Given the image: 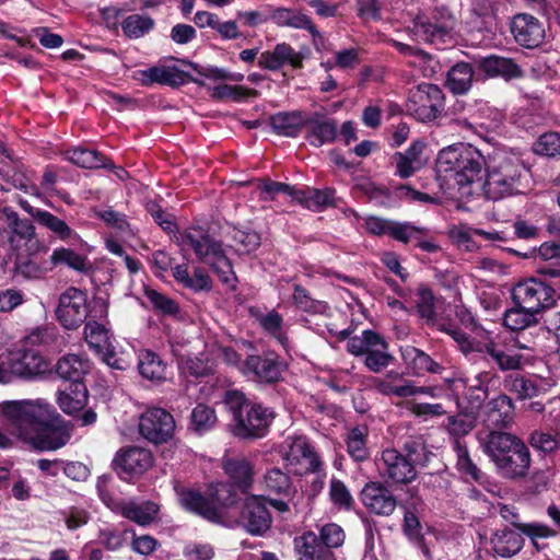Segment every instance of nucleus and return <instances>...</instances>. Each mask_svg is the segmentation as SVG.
<instances>
[{"label": "nucleus", "instance_id": "obj_26", "mask_svg": "<svg viewBox=\"0 0 560 560\" xmlns=\"http://www.w3.org/2000/svg\"><path fill=\"white\" fill-rule=\"evenodd\" d=\"M500 515L506 522H510L514 527L520 529L523 534L530 537L533 544L536 548H538V544L536 541L537 538H548L555 537L557 532L550 528L545 524L539 523H518V514L514 506L511 505H501L499 510Z\"/></svg>", "mask_w": 560, "mask_h": 560}, {"label": "nucleus", "instance_id": "obj_16", "mask_svg": "<svg viewBox=\"0 0 560 560\" xmlns=\"http://www.w3.org/2000/svg\"><path fill=\"white\" fill-rule=\"evenodd\" d=\"M477 436L483 453L490 457L493 464L522 442L516 435L502 430L479 432Z\"/></svg>", "mask_w": 560, "mask_h": 560}, {"label": "nucleus", "instance_id": "obj_44", "mask_svg": "<svg viewBox=\"0 0 560 560\" xmlns=\"http://www.w3.org/2000/svg\"><path fill=\"white\" fill-rule=\"evenodd\" d=\"M270 121L272 129L284 137H295L301 126L306 122L300 112L278 113L271 117Z\"/></svg>", "mask_w": 560, "mask_h": 560}, {"label": "nucleus", "instance_id": "obj_35", "mask_svg": "<svg viewBox=\"0 0 560 560\" xmlns=\"http://www.w3.org/2000/svg\"><path fill=\"white\" fill-rule=\"evenodd\" d=\"M138 370L142 377L160 382L166 377V364L152 351H142L139 354Z\"/></svg>", "mask_w": 560, "mask_h": 560}, {"label": "nucleus", "instance_id": "obj_17", "mask_svg": "<svg viewBox=\"0 0 560 560\" xmlns=\"http://www.w3.org/2000/svg\"><path fill=\"white\" fill-rule=\"evenodd\" d=\"M494 465L498 472L506 479L523 478L530 466L529 450L522 441L510 453L494 463Z\"/></svg>", "mask_w": 560, "mask_h": 560}, {"label": "nucleus", "instance_id": "obj_43", "mask_svg": "<svg viewBox=\"0 0 560 560\" xmlns=\"http://www.w3.org/2000/svg\"><path fill=\"white\" fill-rule=\"evenodd\" d=\"M269 19L280 27H292L304 30L310 26L311 18L301 11L289 8H276L271 11Z\"/></svg>", "mask_w": 560, "mask_h": 560}, {"label": "nucleus", "instance_id": "obj_12", "mask_svg": "<svg viewBox=\"0 0 560 560\" xmlns=\"http://www.w3.org/2000/svg\"><path fill=\"white\" fill-rule=\"evenodd\" d=\"M238 525L255 536L264 535L271 527V514L267 500L261 495H250L242 504Z\"/></svg>", "mask_w": 560, "mask_h": 560}, {"label": "nucleus", "instance_id": "obj_34", "mask_svg": "<svg viewBox=\"0 0 560 560\" xmlns=\"http://www.w3.org/2000/svg\"><path fill=\"white\" fill-rule=\"evenodd\" d=\"M334 197L335 190L331 188H326L324 190L307 188L304 190L298 189L294 200L310 210L319 211L325 207L332 205Z\"/></svg>", "mask_w": 560, "mask_h": 560}, {"label": "nucleus", "instance_id": "obj_47", "mask_svg": "<svg viewBox=\"0 0 560 560\" xmlns=\"http://www.w3.org/2000/svg\"><path fill=\"white\" fill-rule=\"evenodd\" d=\"M84 336L89 346L98 353L112 348L109 330L97 322L86 323Z\"/></svg>", "mask_w": 560, "mask_h": 560}, {"label": "nucleus", "instance_id": "obj_18", "mask_svg": "<svg viewBox=\"0 0 560 560\" xmlns=\"http://www.w3.org/2000/svg\"><path fill=\"white\" fill-rule=\"evenodd\" d=\"M513 420L514 405L509 396L499 395L487 404L485 423L489 430L506 429Z\"/></svg>", "mask_w": 560, "mask_h": 560}, {"label": "nucleus", "instance_id": "obj_55", "mask_svg": "<svg viewBox=\"0 0 560 560\" xmlns=\"http://www.w3.org/2000/svg\"><path fill=\"white\" fill-rule=\"evenodd\" d=\"M144 296L151 303L152 308L162 315H176L179 311L177 303L167 295L151 289H144Z\"/></svg>", "mask_w": 560, "mask_h": 560}, {"label": "nucleus", "instance_id": "obj_28", "mask_svg": "<svg viewBox=\"0 0 560 560\" xmlns=\"http://www.w3.org/2000/svg\"><path fill=\"white\" fill-rule=\"evenodd\" d=\"M492 551L494 555L510 558L520 552L523 547L524 539L522 535L510 528L497 530L490 539Z\"/></svg>", "mask_w": 560, "mask_h": 560}, {"label": "nucleus", "instance_id": "obj_15", "mask_svg": "<svg viewBox=\"0 0 560 560\" xmlns=\"http://www.w3.org/2000/svg\"><path fill=\"white\" fill-rule=\"evenodd\" d=\"M116 469L128 476H141L153 465V456L149 450L130 446L120 450L115 458Z\"/></svg>", "mask_w": 560, "mask_h": 560}, {"label": "nucleus", "instance_id": "obj_60", "mask_svg": "<svg viewBox=\"0 0 560 560\" xmlns=\"http://www.w3.org/2000/svg\"><path fill=\"white\" fill-rule=\"evenodd\" d=\"M329 498L334 505L343 510H350L354 503L347 486L338 479H331L330 481Z\"/></svg>", "mask_w": 560, "mask_h": 560}, {"label": "nucleus", "instance_id": "obj_22", "mask_svg": "<svg viewBox=\"0 0 560 560\" xmlns=\"http://www.w3.org/2000/svg\"><path fill=\"white\" fill-rule=\"evenodd\" d=\"M133 79L142 85H151L159 83L170 86H179L185 83V74L175 67L154 66L149 69L138 70L133 74Z\"/></svg>", "mask_w": 560, "mask_h": 560}, {"label": "nucleus", "instance_id": "obj_14", "mask_svg": "<svg viewBox=\"0 0 560 560\" xmlns=\"http://www.w3.org/2000/svg\"><path fill=\"white\" fill-rule=\"evenodd\" d=\"M511 32L516 43L529 49L542 44L546 35L544 24L527 13L516 14L512 19Z\"/></svg>", "mask_w": 560, "mask_h": 560}, {"label": "nucleus", "instance_id": "obj_32", "mask_svg": "<svg viewBox=\"0 0 560 560\" xmlns=\"http://www.w3.org/2000/svg\"><path fill=\"white\" fill-rule=\"evenodd\" d=\"M474 70L467 62H457L447 72L446 85L454 94H465L472 85Z\"/></svg>", "mask_w": 560, "mask_h": 560}, {"label": "nucleus", "instance_id": "obj_41", "mask_svg": "<svg viewBox=\"0 0 560 560\" xmlns=\"http://www.w3.org/2000/svg\"><path fill=\"white\" fill-rule=\"evenodd\" d=\"M39 249L40 248L33 247L31 250H28L26 247V253L19 252L15 254L13 267V272L15 276L22 277L26 280L37 279L40 277L42 268L39 264L33 259V256Z\"/></svg>", "mask_w": 560, "mask_h": 560}, {"label": "nucleus", "instance_id": "obj_53", "mask_svg": "<svg viewBox=\"0 0 560 560\" xmlns=\"http://www.w3.org/2000/svg\"><path fill=\"white\" fill-rule=\"evenodd\" d=\"M36 221L52 232L61 241H66L73 235H77L63 220L46 210L36 213Z\"/></svg>", "mask_w": 560, "mask_h": 560}, {"label": "nucleus", "instance_id": "obj_19", "mask_svg": "<svg viewBox=\"0 0 560 560\" xmlns=\"http://www.w3.org/2000/svg\"><path fill=\"white\" fill-rule=\"evenodd\" d=\"M245 370L253 373L259 382H277L281 376L282 366L276 353L249 355L245 361Z\"/></svg>", "mask_w": 560, "mask_h": 560}, {"label": "nucleus", "instance_id": "obj_2", "mask_svg": "<svg viewBox=\"0 0 560 560\" xmlns=\"http://www.w3.org/2000/svg\"><path fill=\"white\" fill-rule=\"evenodd\" d=\"M0 410L16 436L38 451H56L71 438L62 417L43 400L5 401Z\"/></svg>", "mask_w": 560, "mask_h": 560}, {"label": "nucleus", "instance_id": "obj_3", "mask_svg": "<svg viewBox=\"0 0 560 560\" xmlns=\"http://www.w3.org/2000/svg\"><path fill=\"white\" fill-rule=\"evenodd\" d=\"M224 404L233 415L232 432L240 439L264 438L276 416L272 409L248 400L245 394L237 389L225 392Z\"/></svg>", "mask_w": 560, "mask_h": 560}, {"label": "nucleus", "instance_id": "obj_33", "mask_svg": "<svg viewBox=\"0 0 560 560\" xmlns=\"http://www.w3.org/2000/svg\"><path fill=\"white\" fill-rule=\"evenodd\" d=\"M408 381L401 373L390 371L384 377H378L373 381L374 388L382 395L395 396L398 398H407L409 390H407Z\"/></svg>", "mask_w": 560, "mask_h": 560}, {"label": "nucleus", "instance_id": "obj_51", "mask_svg": "<svg viewBox=\"0 0 560 560\" xmlns=\"http://www.w3.org/2000/svg\"><path fill=\"white\" fill-rule=\"evenodd\" d=\"M153 26V19L144 14H131L121 24L124 34L129 38H140L148 34Z\"/></svg>", "mask_w": 560, "mask_h": 560}, {"label": "nucleus", "instance_id": "obj_62", "mask_svg": "<svg viewBox=\"0 0 560 560\" xmlns=\"http://www.w3.org/2000/svg\"><path fill=\"white\" fill-rule=\"evenodd\" d=\"M378 334L373 330H364L361 336H354L348 339L347 350L353 355H365L370 347L378 340Z\"/></svg>", "mask_w": 560, "mask_h": 560}, {"label": "nucleus", "instance_id": "obj_57", "mask_svg": "<svg viewBox=\"0 0 560 560\" xmlns=\"http://www.w3.org/2000/svg\"><path fill=\"white\" fill-rule=\"evenodd\" d=\"M190 418H191V427L198 433L208 431L217 422V417H215L214 410L203 404H198L192 409Z\"/></svg>", "mask_w": 560, "mask_h": 560}, {"label": "nucleus", "instance_id": "obj_21", "mask_svg": "<svg viewBox=\"0 0 560 560\" xmlns=\"http://www.w3.org/2000/svg\"><path fill=\"white\" fill-rule=\"evenodd\" d=\"M293 542L299 560H336L334 552L322 544L314 532L303 533Z\"/></svg>", "mask_w": 560, "mask_h": 560}, {"label": "nucleus", "instance_id": "obj_40", "mask_svg": "<svg viewBox=\"0 0 560 560\" xmlns=\"http://www.w3.org/2000/svg\"><path fill=\"white\" fill-rule=\"evenodd\" d=\"M404 456L412 462L413 467L425 466L432 453L428 450L423 435H410L402 444Z\"/></svg>", "mask_w": 560, "mask_h": 560}, {"label": "nucleus", "instance_id": "obj_30", "mask_svg": "<svg viewBox=\"0 0 560 560\" xmlns=\"http://www.w3.org/2000/svg\"><path fill=\"white\" fill-rule=\"evenodd\" d=\"M57 402L68 415L82 410L88 402V389L84 384L70 385L69 390H59Z\"/></svg>", "mask_w": 560, "mask_h": 560}, {"label": "nucleus", "instance_id": "obj_11", "mask_svg": "<svg viewBox=\"0 0 560 560\" xmlns=\"http://www.w3.org/2000/svg\"><path fill=\"white\" fill-rule=\"evenodd\" d=\"M377 467L381 476L394 485H409L418 477L412 462L396 448L384 450L381 453Z\"/></svg>", "mask_w": 560, "mask_h": 560}, {"label": "nucleus", "instance_id": "obj_63", "mask_svg": "<svg viewBox=\"0 0 560 560\" xmlns=\"http://www.w3.org/2000/svg\"><path fill=\"white\" fill-rule=\"evenodd\" d=\"M293 300L295 305L304 312L324 313L327 310L326 303L312 299L308 292L298 284L294 287Z\"/></svg>", "mask_w": 560, "mask_h": 560}, {"label": "nucleus", "instance_id": "obj_1", "mask_svg": "<svg viewBox=\"0 0 560 560\" xmlns=\"http://www.w3.org/2000/svg\"><path fill=\"white\" fill-rule=\"evenodd\" d=\"M483 168L487 175L481 188L486 198L500 200L523 191L522 180L527 170L516 156L495 154L487 160L480 150L465 143L450 145L438 154V177L452 182L458 189L470 188L479 182ZM470 192V189L464 191Z\"/></svg>", "mask_w": 560, "mask_h": 560}, {"label": "nucleus", "instance_id": "obj_27", "mask_svg": "<svg viewBox=\"0 0 560 560\" xmlns=\"http://www.w3.org/2000/svg\"><path fill=\"white\" fill-rule=\"evenodd\" d=\"M478 66L489 77H502L511 80L523 75L520 66L510 58L491 55L481 58Z\"/></svg>", "mask_w": 560, "mask_h": 560}, {"label": "nucleus", "instance_id": "obj_49", "mask_svg": "<svg viewBox=\"0 0 560 560\" xmlns=\"http://www.w3.org/2000/svg\"><path fill=\"white\" fill-rule=\"evenodd\" d=\"M475 423L476 418L472 415L459 412L447 417L444 428L453 438L454 444L460 436L467 435L475 428Z\"/></svg>", "mask_w": 560, "mask_h": 560}, {"label": "nucleus", "instance_id": "obj_54", "mask_svg": "<svg viewBox=\"0 0 560 560\" xmlns=\"http://www.w3.org/2000/svg\"><path fill=\"white\" fill-rule=\"evenodd\" d=\"M258 92L241 85L220 84L211 90V97L218 101L232 100L240 102L247 97L257 96Z\"/></svg>", "mask_w": 560, "mask_h": 560}, {"label": "nucleus", "instance_id": "obj_23", "mask_svg": "<svg viewBox=\"0 0 560 560\" xmlns=\"http://www.w3.org/2000/svg\"><path fill=\"white\" fill-rule=\"evenodd\" d=\"M89 359L79 354H67L61 357L55 366L56 374L63 381L70 382L72 386L83 384L84 375L90 371Z\"/></svg>", "mask_w": 560, "mask_h": 560}, {"label": "nucleus", "instance_id": "obj_46", "mask_svg": "<svg viewBox=\"0 0 560 560\" xmlns=\"http://www.w3.org/2000/svg\"><path fill=\"white\" fill-rule=\"evenodd\" d=\"M453 448L456 453V466L458 470L465 474L467 477H470L474 481L480 485L483 483L486 476L471 460L466 445L463 444L459 440H456Z\"/></svg>", "mask_w": 560, "mask_h": 560}, {"label": "nucleus", "instance_id": "obj_52", "mask_svg": "<svg viewBox=\"0 0 560 560\" xmlns=\"http://www.w3.org/2000/svg\"><path fill=\"white\" fill-rule=\"evenodd\" d=\"M50 261L54 266L66 265L69 268L80 272H85L89 268L88 260L84 256L75 253L72 249L63 247L52 250Z\"/></svg>", "mask_w": 560, "mask_h": 560}, {"label": "nucleus", "instance_id": "obj_37", "mask_svg": "<svg viewBox=\"0 0 560 560\" xmlns=\"http://www.w3.org/2000/svg\"><path fill=\"white\" fill-rule=\"evenodd\" d=\"M158 512L159 506L153 502H125L120 514L141 526H145L153 522Z\"/></svg>", "mask_w": 560, "mask_h": 560}, {"label": "nucleus", "instance_id": "obj_64", "mask_svg": "<svg viewBox=\"0 0 560 560\" xmlns=\"http://www.w3.org/2000/svg\"><path fill=\"white\" fill-rule=\"evenodd\" d=\"M534 151L537 154L546 156L560 154V135L557 132H548L540 136L534 143Z\"/></svg>", "mask_w": 560, "mask_h": 560}, {"label": "nucleus", "instance_id": "obj_56", "mask_svg": "<svg viewBox=\"0 0 560 560\" xmlns=\"http://www.w3.org/2000/svg\"><path fill=\"white\" fill-rule=\"evenodd\" d=\"M504 387L516 394L521 399L533 398L538 393V388L532 380L520 375H510L506 377Z\"/></svg>", "mask_w": 560, "mask_h": 560}, {"label": "nucleus", "instance_id": "obj_61", "mask_svg": "<svg viewBox=\"0 0 560 560\" xmlns=\"http://www.w3.org/2000/svg\"><path fill=\"white\" fill-rule=\"evenodd\" d=\"M258 320L268 334L275 337L282 346L287 345L288 338L282 330V317L278 312L271 311L266 315H261Z\"/></svg>", "mask_w": 560, "mask_h": 560}, {"label": "nucleus", "instance_id": "obj_36", "mask_svg": "<svg viewBox=\"0 0 560 560\" xmlns=\"http://www.w3.org/2000/svg\"><path fill=\"white\" fill-rule=\"evenodd\" d=\"M364 357L365 366L374 373H380L389 366L394 360V357L388 352V343L381 335L378 336V340L370 347Z\"/></svg>", "mask_w": 560, "mask_h": 560}, {"label": "nucleus", "instance_id": "obj_13", "mask_svg": "<svg viewBox=\"0 0 560 560\" xmlns=\"http://www.w3.org/2000/svg\"><path fill=\"white\" fill-rule=\"evenodd\" d=\"M360 498L365 509L378 516H390L397 506V498L381 481L365 483L361 490Z\"/></svg>", "mask_w": 560, "mask_h": 560}, {"label": "nucleus", "instance_id": "obj_9", "mask_svg": "<svg viewBox=\"0 0 560 560\" xmlns=\"http://www.w3.org/2000/svg\"><path fill=\"white\" fill-rule=\"evenodd\" d=\"M88 295L77 288L67 289L60 296L56 316L66 329L79 328L88 317Z\"/></svg>", "mask_w": 560, "mask_h": 560}, {"label": "nucleus", "instance_id": "obj_58", "mask_svg": "<svg viewBox=\"0 0 560 560\" xmlns=\"http://www.w3.org/2000/svg\"><path fill=\"white\" fill-rule=\"evenodd\" d=\"M260 245V236L254 231L234 230L233 247L240 254H249Z\"/></svg>", "mask_w": 560, "mask_h": 560}, {"label": "nucleus", "instance_id": "obj_59", "mask_svg": "<svg viewBox=\"0 0 560 560\" xmlns=\"http://www.w3.org/2000/svg\"><path fill=\"white\" fill-rule=\"evenodd\" d=\"M317 538H320L322 544L331 550L343 545L346 534L340 525L328 523L320 527Z\"/></svg>", "mask_w": 560, "mask_h": 560}, {"label": "nucleus", "instance_id": "obj_42", "mask_svg": "<svg viewBox=\"0 0 560 560\" xmlns=\"http://www.w3.org/2000/svg\"><path fill=\"white\" fill-rule=\"evenodd\" d=\"M485 352L501 371H514L521 368L522 355L513 352L512 350H508L493 342H489L485 345Z\"/></svg>", "mask_w": 560, "mask_h": 560}, {"label": "nucleus", "instance_id": "obj_45", "mask_svg": "<svg viewBox=\"0 0 560 560\" xmlns=\"http://www.w3.org/2000/svg\"><path fill=\"white\" fill-rule=\"evenodd\" d=\"M66 160L82 168L106 167L104 156L96 150L75 148L65 152Z\"/></svg>", "mask_w": 560, "mask_h": 560}, {"label": "nucleus", "instance_id": "obj_6", "mask_svg": "<svg viewBox=\"0 0 560 560\" xmlns=\"http://www.w3.org/2000/svg\"><path fill=\"white\" fill-rule=\"evenodd\" d=\"M289 471L305 475L320 470L322 463L304 436H288L281 450Z\"/></svg>", "mask_w": 560, "mask_h": 560}, {"label": "nucleus", "instance_id": "obj_38", "mask_svg": "<svg viewBox=\"0 0 560 560\" xmlns=\"http://www.w3.org/2000/svg\"><path fill=\"white\" fill-rule=\"evenodd\" d=\"M415 304L418 314L425 320L427 325L439 328V325L443 324L436 318L434 296L428 287L420 285L417 289Z\"/></svg>", "mask_w": 560, "mask_h": 560}, {"label": "nucleus", "instance_id": "obj_39", "mask_svg": "<svg viewBox=\"0 0 560 560\" xmlns=\"http://www.w3.org/2000/svg\"><path fill=\"white\" fill-rule=\"evenodd\" d=\"M368 435L369 429L366 425L354 427L347 435V451L355 462H364L370 456L366 446Z\"/></svg>", "mask_w": 560, "mask_h": 560}, {"label": "nucleus", "instance_id": "obj_20", "mask_svg": "<svg viewBox=\"0 0 560 560\" xmlns=\"http://www.w3.org/2000/svg\"><path fill=\"white\" fill-rule=\"evenodd\" d=\"M47 369L46 361L33 350H25L12 354L10 360V373L13 376L31 378L43 374Z\"/></svg>", "mask_w": 560, "mask_h": 560}, {"label": "nucleus", "instance_id": "obj_31", "mask_svg": "<svg viewBox=\"0 0 560 560\" xmlns=\"http://www.w3.org/2000/svg\"><path fill=\"white\" fill-rule=\"evenodd\" d=\"M305 124L310 125L306 139L316 148L332 142L337 136V122L332 119H310Z\"/></svg>", "mask_w": 560, "mask_h": 560}, {"label": "nucleus", "instance_id": "obj_50", "mask_svg": "<svg viewBox=\"0 0 560 560\" xmlns=\"http://www.w3.org/2000/svg\"><path fill=\"white\" fill-rule=\"evenodd\" d=\"M536 315L515 304L514 307L505 312L503 325L511 330H522L537 323Z\"/></svg>", "mask_w": 560, "mask_h": 560}, {"label": "nucleus", "instance_id": "obj_10", "mask_svg": "<svg viewBox=\"0 0 560 560\" xmlns=\"http://www.w3.org/2000/svg\"><path fill=\"white\" fill-rule=\"evenodd\" d=\"M175 430L173 416L163 408H150L139 418V432L151 443L161 444L172 439Z\"/></svg>", "mask_w": 560, "mask_h": 560}, {"label": "nucleus", "instance_id": "obj_7", "mask_svg": "<svg viewBox=\"0 0 560 560\" xmlns=\"http://www.w3.org/2000/svg\"><path fill=\"white\" fill-rule=\"evenodd\" d=\"M407 109L419 121H431L444 109V94L435 84H419L410 90Z\"/></svg>", "mask_w": 560, "mask_h": 560}, {"label": "nucleus", "instance_id": "obj_4", "mask_svg": "<svg viewBox=\"0 0 560 560\" xmlns=\"http://www.w3.org/2000/svg\"><path fill=\"white\" fill-rule=\"evenodd\" d=\"M182 241L194 250L200 261L209 264L224 283L232 280V265L221 242L212 237L206 229L190 226L183 233Z\"/></svg>", "mask_w": 560, "mask_h": 560}, {"label": "nucleus", "instance_id": "obj_25", "mask_svg": "<svg viewBox=\"0 0 560 560\" xmlns=\"http://www.w3.org/2000/svg\"><path fill=\"white\" fill-rule=\"evenodd\" d=\"M222 467L236 488L245 493L250 490L254 481V467L247 458H224Z\"/></svg>", "mask_w": 560, "mask_h": 560}, {"label": "nucleus", "instance_id": "obj_5", "mask_svg": "<svg viewBox=\"0 0 560 560\" xmlns=\"http://www.w3.org/2000/svg\"><path fill=\"white\" fill-rule=\"evenodd\" d=\"M175 492L185 510L213 523H222L223 510L237 501V495L230 486H221L213 498H206L200 492L179 485L175 486Z\"/></svg>", "mask_w": 560, "mask_h": 560}, {"label": "nucleus", "instance_id": "obj_24", "mask_svg": "<svg viewBox=\"0 0 560 560\" xmlns=\"http://www.w3.org/2000/svg\"><path fill=\"white\" fill-rule=\"evenodd\" d=\"M401 359L413 375L420 376L424 373L441 374L443 366L435 362L424 351L406 346L400 348Z\"/></svg>", "mask_w": 560, "mask_h": 560}, {"label": "nucleus", "instance_id": "obj_48", "mask_svg": "<svg viewBox=\"0 0 560 560\" xmlns=\"http://www.w3.org/2000/svg\"><path fill=\"white\" fill-rule=\"evenodd\" d=\"M264 485L268 491L290 497L295 493L290 477L279 468H271L264 475Z\"/></svg>", "mask_w": 560, "mask_h": 560}, {"label": "nucleus", "instance_id": "obj_29", "mask_svg": "<svg viewBox=\"0 0 560 560\" xmlns=\"http://www.w3.org/2000/svg\"><path fill=\"white\" fill-rule=\"evenodd\" d=\"M454 20L448 16L441 23L433 24L424 16H417L415 20L413 31L415 34L422 40L428 43H435L443 40L451 30L453 28Z\"/></svg>", "mask_w": 560, "mask_h": 560}, {"label": "nucleus", "instance_id": "obj_8", "mask_svg": "<svg viewBox=\"0 0 560 560\" xmlns=\"http://www.w3.org/2000/svg\"><path fill=\"white\" fill-rule=\"evenodd\" d=\"M512 298L517 306L538 314L553 304L555 290L544 281L530 278L513 288Z\"/></svg>", "mask_w": 560, "mask_h": 560}]
</instances>
